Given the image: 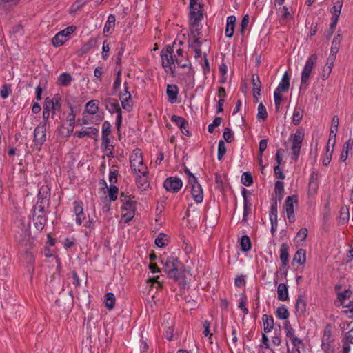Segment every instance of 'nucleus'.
<instances>
[{
    "label": "nucleus",
    "mask_w": 353,
    "mask_h": 353,
    "mask_svg": "<svg viewBox=\"0 0 353 353\" xmlns=\"http://www.w3.org/2000/svg\"><path fill=\"white\" fill-rule=\"evenodd\" d=\"M72 77L67 72L62 73L58 78L59 83L62 86H68L72 81Z\"/></svg>",
    "instance_id": "obj_27"
},
{
    "label": "nucleus",
    "mask_w": 353,
    "mask_h": 353,
    "mask_svg": "<svg viewBox=\"0 0 353 353\" xmlns=\"http://www.w3.org/2000/svg\"><path fill=\"white\" fill-rule=\"evenodd\" d=\"M137 185L140 188L145 189L148 186V180L146 176H139L136 180Z\"/></svg>",
    "instance_id": "obj_46"
},
{
    "label": "nucleus",
    "mask_w": 353,
    "mask_h": 353,
    "mask_svg": "<svg viewBox=\"0 0 353 353\" xmlns=\"http://www.w3.org/2000/svg\"><path fill=\"white\" fill-rule=\"evenodd\" d=\"M109 196L110 201H115L117 199L119 190L114 185H110L108 188Z\"/></svg>",
    "instance_id": "obj_45"
},
{
    "label": "nucleus",
    "mask_w": 353,
    "mask_h": 353,
    "mask_svg": "<svg viewBox=\"0 0 353 353\" xmlns=\"http://www.w3.org/2000/svg\"><path fill=\"white\" fill-rule=\"evenodd\" d=\"M162 327H163L165 330V337L168 340L171 341L173 337V329L171 326H164L162 325Z\"/></svg>",
    "instance_id": "obj_57"
},
{
    "label": "nucleus",
    "mask_w": 353,
    "mask_h": 353,
    "mask_svg": "<svg viewBox=\"0 0 353 353\" xmlns=\"http://www.w3.org/2000/svg\"><path fill=\"white\" fill-rule=\"evenodd\" d=\"M169 101L172 103H174L177 99L179 92L178 87L175 85H168L166 90Z\"/></svg>",
    "instance_id": "obj_19"
},
{
    "label": "nucleus",
    "mask_w": 353,
    "mask_h": 353,
    "mask_svg": "<svg viewBox=\"0 0 353 353\" xmlns=\"http://www.w3.org/2000/svg\"><path fill=\"white\" fill-rule=\"evenodd\" d=\"M275 194H281L284 193V188H283V183L280 181H277L275 183V188H274Z\"/></svg>",
    "instance_id": "obj_63"
},
{
    "label": "nucleus",
    "mask_w": 353,
    "mask_h": 353,
    "mask_svg": "<svg viewBox=\"0 0 353 353\" xmlns=\"http://www.w3.org/2000/svg\"><path fill=\"white\" fill-rule=\"evenodd\" d=\"M21 225H23V228H21L15 235V239L19 242H23L29 239L30 234V223H28L26 225H23V223H21Z\"/></svg>",
    "instance_id": "obj_14"
},
{
    "label": "nucleus",
    "mask_w": 353,
    "mask_h": 353,
    "mask_svg": "<svg viewBox=\"0 0 353 353\" xmlns=\"http://www.w3.org/2000/svg\"><path fill=\"white\" fill-rule=\"evenodd\" d=\"M263 330L265 332H270L274 327V319L272 316L264 314L263 316Z\"/></svg>",
    "instance_id": "obj_22"
},
{
    "label": "nucleus",
    "mask_w": 353,
    "mask_h": 353,
    "mask_svg": "<svg viewBox=\"0 0 353 353\" xmlns=\"http://www.w3.org/2000/svg\"><path fill=\"white\" fill-rule=\"evenodd\" d=\"M349 210L347 207H342L340 212V221L344 224L349 220Z\"/></svg>",
    "instance_id": "obj_38"
},
{
    "label": "nucleus",
    "mask_w": 353,
    "mask_h": 353,
    "mask_svg": "<svg viewBox=\"0 0 353 353\" xmlns=\"http://www.w3.org/2000/svg\"><path fill=\"white\" fill-rule=\"evenodd\" d=\"M203 5L199 2V0H190V23L193 27L198 26V21L203 18L201 8Z\"/></svg>",
    "instance_id": "obj_4"
},
{
    "label": "nucleus",
    "mask_w": 353,
    "mask_h": 353,
    "mask_svg": "<svg viewBox=\"0 0 353 353\" xmlns=\"http://www.w3.org/2000/svg\"><path fill=\"white\" fill-rule=\"evenodd\" d=\"M88 0H77L72 6V12H74L82 8Z\"/></svg>",
    "instance_id": "obj_47"
},
{
    "label": "nucleus",
    "mask_w": 353,
    "mask_h": 353,
    "mask_svg": "<svg viewBox=\"0 0 353 353\" xmlns=\"http://www.w3.org/2000/svg\"><path fill=\"white\" fill-rule=\"evenodd\" d=\"M97 102L95 100H91L87 103L85 110L88 113L94 114L97 112L99 108Z\"/></svg>",
    "instance_id": "obj_29"
},
{
    "label": "nucleus",
    "mask_w": 353,
    "mask_h": 353,
    "mask_svg": "<svg viewBox=\"0 0 353 353\" xmlns=\"http://www.w3.org/2000/svg\"><path fill=\"white\" fill-rule=\"evenodd\" d=\"M278 299L281 301H285L288 299V290L287 285L285 283H280L277 288Z\"/></svg>",
    "instance_id": "obj_21"
},
{
    "label": "nucleus",
    "mask_w": 353,
    "mask_h": 353,
    "mask_svg": "<svg viewBox=\"0 0 353 353\" xmlns=\"http://www.w3.org/2000/svg\"><path fill=\"white\" fill-rule=\"evenodd\" d=\"M339 37H340L339 34H338L337 36L334 37L332 43L330 52L337 54V52L339 50L340 42H341Z\"/></svg>",
    "instance_id": "obj_39"
},
{
    "label": "nucleus",
    "mask_w": 353,
    "mask_h": 353,
    "mask_svg": "<svg viewBox=\"0 0 353 353\" xmlns=\"http://www.w3.org/2000/svg\"><path fill=\"white\" fill-rule=\"evenodd\" d=\"M241 250L243 252H248L251 249V241L247 235H244L241 237Z\"/></svg>",
    "instance_id": "obj_32"
},
{
    "label": "nucleus",
    "mask_w": 353,
    "mask_h": 353,
    "mask_svg": "<svg viewBox=\"0 0 353 353\" xmlns=\"http://www.w3.org/2000/svg\"><path fill=\"white\" fill-rule=\"evenodd\" d=\"M296 312L303 314L306 310V303L301 296H299L296 303Z\"/></svg>",
    "instance_id": "obj_28"
},
{
    "label": "nucleus",
    "mask_w": 353,
    "mask_h": 353,
    "mask_svg": "<svg viewBox=\"0 0 353 353\" xmlns=\"http://www.w3.org/2000/svg\"><path fill=\"white\" fill-rule=\"evenodd\" d=\"M276 316L280 319H287L289 317V312L283 305L279 306L276 311Z\"/></svg>",
    "instance_id": "obj_31"
},
{
    "label": "nucleus",
    "mask_w": 353,
    "mask_h": 353,
    "mask_svg": "<svg viewBox=\"0 0 353 353\" xmlns=\"http://www.w3.org/2000/svg\"><path fill=\"white\" fill-rule=\"evenodd\" d=\"M223 137L228 143H231L234 140V135L229 128H225Z\"/></svg>",
    "instance_id": "obj_49"
},
{
    "label": "nucleus",
    "mask_w": 353,
    "mask_h": 353,
    "mask_svg": "<svg viewBox=\"0 0 353 353\" xmlns=\"http://www.w3.org/2000/svg\"><path fill=\"white\" fill-rule=\"evenodd\" d=\"M115 17L112 14L109 15L108 21L104 27V32H108L114 26Z\"/></svg>",
    "instance_id": "obj_42"
},
{
    "label": "nucleus",
    "mask_w": 353,
    "mask_h": 353,
    "mask_svg": "<svg viewBox=\"0 0 353 353\" xmlns=\"http://www.w3.org/2000/svg\"><path fill=\"white\" fill-rule=\"evenodd\" d=\"M172 121L176 123V124L180 128L182 125H186L187 121L179 116L173 115L171 118Z\"/></svg>",
    "instance_id": "obj_53"
},
{
    "label": "nucleus",
    "mask_w": 353,
    "mask_h": 353,
    "mask_svg": "<svg viewBox=\"0 0 353 353\" xmlns=\"http://www.w3.org/2000/svg\"><path fill=\"white\" fill-rule=\"evenodd\" d=\"M270 220H273L277 219V201H274V203L271 205L270 212Z\"/></svg>",
    "instance_id": "obj_48"
},
{
    "label": "nucleus",
    "mask_w": 353,
    "mask_h": 353,
    "mask_svg": "<svg viewBox=\"0 0 353 353\" xmlns=\"http://www.w3.org/2000/svg\"><path fill=\"white\" fill-rule=\"evenodd\" d=\"M303 139L304 132L301 129H297L296 132L292 134L290 138L289 139V141H290L292 143L291 148L292 155L291 158L294 161H296L299 158Z\"/></svg>",
    "instance_id": "obj_2"
},
{
    "label": "nucleus",
    "mask_w": 353,
    "mask_h": 353,
    "mask_svg": "<svg viewBox=\"0 0 353 353\" xmlns=\"http://www.w3.org/2000/svg\"><path fill=\"white\" fill-rule=\"evenodd\" d=\"M105 103L106 109L110 113H117L121 110L119 106V102L115 99L108 98L105 99Z\"/></svg>",
    "instance_id": "obj_17"
},
{
    "label": "nucleus",
    "mask_w": 353,
    "mask_h": 353,
    "mask_svg": "<svg viewBox=\"0 0 353 353\" xmlns=\"http://www.w3.org/2000/svg\"><path fill=\"white\" fill-rule=\"evenodd\" d=\"M226 153V147L223 141H220L218 145L217 158L220 161Z\"/></svg>",
    "instance_id": "obj_41"
},
{
    "label": "nucleus",
    "mask_w": 353,
    "mask_h": 353,
    "mask_svg": "<svg viewBox=\"0 0 353 353\" xmlns=\"http://www.w3.org/2000/svg\"><path fill=\"white\" fill-rule=\"evenodd\" d=\"M172 54L173 49L170 46H166V48H163L161 52L162 65L167 72H170L172 74H174V69L175 68V60L173 58Z\"/></svg>",
    "instance_id": "obj_3"
},
{
    "label": "nucleus",
    "mask_w": 353,
    "mask_h": 353,
    "mask_svg": "<svg viewBox=\"0 0 353 353\" xmlns=\"http://www.w3.org/2000/svg\"><path fill=\"white\" fill-rule=\"evenodd\" d=\"M76 26H68L62 31L58 32L52 39V43L54 46L58 47L62 46L68 39L70 35L76 30Z\"/></svg>",
    "instance_id": "obj_6"
},
{
    "label": "nucleus",
    "mask_w": 353,
    "mask_h": 353,
    "mask_svg": "<svg viewBox=\"0 0 353 353\" xmlns=\"http://www.w3.org/2000/svg\"><path fill=\"white\" fill-rule=\"evenodd\" d=\"M182 181L179 178L173 176L167 178L163 183L166 190L173 193L178 192L182 188Z\"/></svg>",
    "instance_id": "obj_9"
},
{
    "label": "nucleus",
    "mask_w": 353,
    "mask_h": 353,
    "mask_svg": "<svg viewBox=\"0 0 353 353\" xmlns=\"http://www.w3.org/2000/svg\"><path fill=\"white\" fill-rule=\"evenodd\" d=\"M46 217L44 215L37 214L35 216H33V223L35 228L38 230H42L46 224Z\"/></svg>",
    "instance_id": "obj_23"
},
{
    "label": "nucleus",
    "mask_w": 353,
    "mask_h": 353,
    "mask_svg": "<svg viewBox=\"0 0 353 353\" xmlns=\"http://www.w3.org/2000/svg\"><path fill=\"white\" fill-rule=\"evenodd\" d=\"M290 78L289 74L285 72L276 90H279L281 92H287L290 87Z\"/></svg>",
    "instance_id": "obj_20"
},
{
    "label": "nucleus",
    "mask_w": 353,
    "mask_h": 353,
    "mask_svg": "<svg viewBox=\"0 0 353 353\" xmlns=\"http://www.w3.org/2000/svg\"><path fill=\"white\" fill-rule=\"evenodd\" d=\"M98 132L99 131L97 128L93 127H89L79 132H76L74 134L79 138L88 137L94 139V140H97Z\"/></svg>",
    "instance_id": "obj_12"
},
{
    "label": "nucleus",
    "mask_w": 353,
    "mask_h": 353,
    "mask_svg": "<svg viewBox=\"0 0 353 353\" xmlns=\"http://www.w3.org/2000/svg\"><path fill=\"white\" fill-rule=\"evenodd\" d=\"M251 212V204H249L248 201H245L244 203V210H243V221H247V216Z\"/></svg>",
    "instance_id": "obj_62"
},
{
    "label": "nucleus",
    "mask_w": 353,
    "mask_h": 353,
    "mask_svg": "<svg viewBox=\"0 0 353 353\" xmlns=\"http://www.w3.org/2000/svg\"><path fill=\"white\" fill-rule=\"evenodd\" d=\"M350 148V143H345L343 145V150L340 157L341 161H346L348 156V149Z\"/></svg>",
    "instance_id": "obj_55"
},
{
    "label": "nucleus",
    "mask_w": 353,
    "mask_h": 353,
    "mask_svg": "<svg viewBox=\"0 0 353 353\" xmlns=\"http://www.w3.org/2000/svg\"><path fill=\"white\" fill-rule=\"evenodd\" d=\"M96 44L94 39H90L86 43H85L79 51V54L82 55L88 52L91 48H92Z\"/></svg>",
    "instance_id": "obj_33"
},
{
    "label": "nucleus",
    "mask_w": 353,
    "mask_h": 353,
    "mask_svg": "<svg viewBox=\"0 0 353 353\" xmlns=\"http://www.w3.org/2000/svg\"><path fill=\"white\" fill-rule=\"evenodd\" d=\"M54 106V99H49L48 98L46 99L45 103L43 106V111L47 110L50 112L51 109Z\"/></svg>",
    "instance_id": "obj_59"
},
{
    "label": "nucleus",
    "mask_w": 353,
    "mask_h": 353,
    "mask_svg": "<svg viewBox=\"0 0 353 353\" xmlns=\"http://www.w3.org/2000/svg\"><path fill=\"white\" fill-rule=\"evenodd\" d=\"M248 23H249V16H248V14H245L243 17V19L241 21V30H240L241 34H244L245 30L247 28Z\"/></svg>",
    "instance_id": "obj_60"
},
{
    "label": "nucleus",
    "mask_w": 353,
    "mask_h": 353,
    "mask_svg": "<svg viewBox=\"0 0 353 353\" xmlns=\"http://www.w3.org/2000/svg\"><path fill=\"white\" fill-rule=\"evenodd\" d=\"M46 141V123L38 125L34 131V143L37 150H40V147Z\"/></svg>",
    "instance_id": "obj_7"
},
{
    "label": "nucleus",
    "mask_w": 353,
    "mask_h": 353,
    "mask_svg": "<svg viewBox=\"0 0 353 353\" xmlns=\"http://www.w3.org/2000/svg\"><path fill=\"white\" fill-rule=\"evenodd\" d=\"M343 6V2L341 1H337L334 6H333V17H339V15L341 14V8Z\"/></svg>",
    "instance_id": "obj_44"
},
{
    "label": "nucleus",
    "mask_w": 353,
    "mask_h": 353,
    "mask_svg": "<svg viewBox=\"0 0 353 353\" xmlns=\"http://www.w3.org/2000/svg\"><path fill=\"white\" fill-rule=\"evenodd\" d=\"M137 202L135 201L130 200L122 205V209L124 210H135Z\"/></svg>",
    "instance_id": "obj_51"
},
{
    "label": "nucleus",
    "mask_w": 353,
    "mask_h": 353,
    "mask_svg": "<svg viewBox=\"0 0 353 353\" xmlns=\"http://www.w3.org/2000/svg\"><path fill=\"white\" fill-rule=\"evenodd\" d=\"M124 85H125L124 92L120 94L119 99L121 100L129 101L131 99V94L128 90V88L126 82L124 83Z\"/></svg>",
    "instance_id": "obj_56"
},
{
    "label": "nucleus",
    "mask_w": 353,
    "mask_h": 353,
    "mask_svg": "<svg viewBox=\"0 0 353 353\" xmlns=\"http://www.w3.org/2000/svg\"><path fill=\"white\" fill-rule=\"evenodd\" d=\"M221 120H222L221 117H215L213 123L208 125V132L210 133H212L214 130V128L218 127L221 125Z\"/></svg>",
    "instance_id": "obj_52"
},
{
    "label": "nucleus",
    "mask_w": 353,
    "mask_h": 353,
    "mask_svg": "<svg viewBox=\"0 0 353 353\" xmlns=\"http://www.w3.org/2000/svg\"><path fill=\"white\" fill-rule=\"evenodd\" d=\"M267 148V140L266 139H261L259 142V158L258 161L259 162H262V156L263 152Z\"/></svg>",
    "instance_id": "obj_43"
},
{
    "label": "nucleus",
    "mask_w": 353,
    "mask_h": 353,
    "mask_svg": "<svg viewBox=\"0 0 353 353\" xmlns=\"http://www.w3.org/2000/svg\"><path fill=\"white\" fill-rule=\"evenodd\" d=\"M252 85H253V97L255 102H258L257 95H260L261 84L259 77L256 74L252 76Z\"/></svg>",
    "instance_id": "obj_16"
},
{
    "label": "nucleus",
    "mask_w": 353,
    "mask_h": 353,
    "mask_svg": "<svg viewBox=\"0 0 353 353\" xmlns=\"http://www.w3.org/2000/svg\"><path fill=\"white\" fill-rule=\"evenodd\" d=\"M105 307L111 310L114 308L115 305V296L114 294L112 292L107 293L105 295Z\"/></svg>",
    "instance_id": "obj_26"
},
{
    "label": "nucleus",
    "mask_w": 353,
    "mask_h": 353,
    "mask_svg": "<svg viewBox=\"0 0 353 353\" xmlns=\"http://www.w3.org/2000/svg\"><path fill=\"white\" fill-rule=\"evenodd\" d=\"M167 241L166 235L164 233H160L158 237L155 239V244L159 248H163L165 246V241Z\"/></svg>",
    "instance_id": "obj_40"
},
{
    "label": "nucleus",
    "mask_w": 353,
    "mask_h": 353,
    "mask_svg": "<svg viewBox=\"0 0 353 353\" xmlns=\"http://www.w3.org/2000/svg\"><path fill=\"white\" fill-rule=\"evenodd\" d=\"M236 20V17L233 15L229 16L227 18V26L225 33V36L228 38H231L234 34Z\"/></svg>",
    "instance_id": "obj_15"
},
{
    "label": "nucleus",
    "mask_w": 353,
    "mask_h": 353,
    "mask_svg": "<svg viewBox=\"0 0 353 353\" xmlns=\"http://www.w3.org/2000/svg\"><path fill=\"white\" fill-rule=\"evenodd\" d=\"M289 246L286 243L281 244L280 249V259L282 263V267H285L288 263V254Z\"/></svg>",
    "instance_id": "obj_18"
},
{
    "label": "nucleus",
    "mask_w": 353,
    "mask_h": 353,
    "mask_svg": "<svg viewBox=\"0 0 353 353\" xmlns=\"http://www.w3.org/2000/svg\"><path fill=\"white\" fill-rule=\"evenodd\" d=\"M294 201L297 202L296 196H288L285 200V211L286 212H294Z\"/></svg>",
    "instance_id": "obj_30"
},
{
    "label": "nucleus",
    "mask_w": 353,
    "mask_h": 353,
    "mask_svg": "<svg viewBox=\"0 0 353 353\" xmlns=\"http://www.w3.org/2000/svg\"><path fill=\"white\" fill-rule=\"evenodd\" d=\"M130 166L136 173H140L143 176H147L148 172L147 168L143 164V158L139 152H135L130 158Z\"/></svg>",
    "instance_id": "obj_5"
},
{
    "label": "nucleus",
    "mask_w": 353,
    "mask_h": 353,
    "mask_svg": "<svg viewBox=\"0 0 353 353\" xmlns=\"http://www.w3.org/2000/svg\"><path fill=\"white\" fill-rule=\"evenodd\" d=\"M241 183L245 186H250L253 183L252 176L251 173L245 172L241 177Z\"/></svg>",
    "instance_id": "obj_36"
},
{
    "label": "nucleus",
    "mask_w": 353,
    "mask_h": 353,
    "mask_svg": "<svg viewBox=\"0 0 353 353\" xmlns=\"http://www.w3.org/2000/svg\"><path fill=\"white\" fill-rule=\"evenodd\" d=\"M281 92L279 90H275L274 93V103H275V107L277 111L279 110L280 105L281 103L282 97L281 95Z\"/></svg>",
    "instance_id": "obj_50"
},
{
    "label": "nucleus",
    "mask_w": 353,
    "mask_h": 353,
    "mask_svg": "<svg viewBox=\"0 0 353 353\" xmlns=\"http://www.w3.org/2000/svg\"><path fill=\"white\" fill-rule=\"evenodd\" d=\"M305 250L303 249L298 250L294 255L293 262L303 265L305 263Z\"/></svg>",
    "instance_id": "obj_24"
},
{
    "label": "nucleus",
    "mask_w": 353,
    "mask_h": 353,
    "mask_svg": "<svg viewBox=\"0 0 353 353\" xmlns=\"http://www.w3.org/2000/svg\"><path fill=\"white\" fill-rule=\"evenodd\" d=\"M182 266L181 261L174 256L167 259L164 264V271L170 278L179 281L181 277L180 269Z\"/></svg>",
    "instance_id": "obj_1"
},
{
    "label": "nucleus",
    "mask_w": 353,
    "mask_h": 353,
    "mask_svg": "<svg viewBox=\"0 0 353 353\" xmlns=\"http://www.w3.org/2000/svg\"><path fill=\"white\" fill-rule=\"evenodd\" d=\"M284 330H285V331L286 332V336L288 337L291 338L293 336H294V330L292 327V325H291V324H290V323L289 321H286L285 323Z\"/></svg>",
    "instance_id": "obj_54"
},
{
    "label": "nucleus",
    "mask_w": 353,
    "mask_h": 353,
    "mask_svg": "<svg viewBox=\"0 0 353 353\" xmlns=\"http://www.w3.org/2000/svg\"><path fill=\"white\" fill-rule=\"evenodd\" d=\"M46 204H48V202L46 200H45V198H43L42 200L39 201L34 206V213H33L34 216H35L37 214L43 215L45 205Z\"/></svg>",
    "instance_id": "obj_25"
},
{
    "label": "nucleus",
    "mask_w": 353,
    "mask_h": 353,
    "mask_svg": "<svg viewBox=\"0 0 353 353\" xmlns=\"http://www.w3.org/2000/svg\"><path fill=\"white\" fill-rule=\"evenodd\" d=\"M192 185V195L196 203H201L203 199V194L201 185L197 180L190 183Z\"/></svg>",
    "instance_id": "obj_11"
},
{
    "label": "nucleus",
    "mask_w": 353,
    "mask_h": 353,
    "mask_svg": "<svg viewBox=\"0 0 353 353\" xmlns=\"http://www.w3.org/2000/svg\"><path fill=\"white\" fill-rule=\"evenodd\" d=\"M317 59L316 54H312L307 59L303 68L301 75V87L307 83L309 79L310 74L312 70L314 63Z\"/></svg>",
    "instance_id": "obj_8"
},
{
    "label": "nucleus",
    "mask_w": 353,
    "mask_h": 353,
    "mask_svg": "<svg viewBox=\"0 0 353 353\" xmlns=\"http://www.w3.org/2000/svg\"><path fill=\"white\" fill-rule=\"evenodd\" d=\"M74 212L76 216H79V214H82L83 212V209L81 203H79L77 201L74 202Z\"/></svg>",
    "instance_id": "obj_58"
},
{
    "label": "nucleus",
    "mask_w": 353,
    "mask_h": 353,
    "mask_svg": "<svg viewBox=\"0 0 353 353\" xmlns=\"http://www.w3.org/2000/svg\"><path fill=\"white\" fill-rule=\"evenodd\" d=\"M111 125L108 121H105L102 126V136H103V145H104L105 150H108L109 143L110 142L109 135L111 132Z\"/></svg>",
    "instance_id": "obj_13"
},
{
    "label": "nucleus",
    "mask_w": 353,
    "mask_h": 353,
    "mask_svg": "<svg viewBox=\"0 0 353 353\" xmlns=\"http://www.w3.org/2000/svg\"><path fill=\"white\" fill-rule=\"evenodd\" d=\"M268 113L265 107L262 103L258 106L257 119L259 120H265L267 118Z\"/></svg>",
    "instance_id": "obj_37"
},
{
    "label": "nucleus",
    "mask_w": 353,
    "mask_h": 353,
    "mask_svg": "<svg viewBox=\"0 0 353 353\" xmlns=\"http://www.w3.org/2000/svg\"><path fill=\"white\" fill-rule=\"evenodd\" d=\"M50 196V189L48 186H42L38 194V199L39 201L42 200L43 198H45V200L48 201V197Z\"/></svg>",
    "instance_id": "obj_35"
},
{
    "label": "nucleus",
    "mask_w": 353,
    "mask_h": 353,
    "mask_svg": "<svg viewBox=\"0 0 353 353\" xmlns=\"http://www.w3.org/2000/svg\"><path fill=\"white\" fill-rule=\"evenodd\" d=\"M307 235V230L305 228H301L296 234V238H298L300 241H304Z\"/></svg>",
    "instance_id": "obj_61"
},
{
    "label": "nucleus",
    "mask_w": 353,
    "mask_h": 353,
    "mask_svg": "<svg viewBox=\"0 0 353 353\" xmlns=\"http://www.w3.org/2000/svg\"><path fill=\"white\" fill-rule=\"evenodd\" d=\"M352 294V292L349 290H345L343 292L339 293L338 294V299L341 302V304L343 305L345 307H347V309L344 311L345 314L350 313L351 316H353V303L351 305L346 304L345 305V300L347 299H349Z\"/></svg>",
    "instance_id": "obj_10"
},
{
    "label": "nucleus",
    "mask_w": 353,
    "mask_h": 353,
    "mask_svg": "<svg viewBox=\"0 0 353 353\" xmlns=\"http://www.w3.org/2000/svg\"><path fill=\"white\" fill-rule=\"evenodd\" d=\"M345 263L347 265L350 264V267L353 264V248H351L349 250V252L347 254L346 259H345Z\"/></svg>",
    "instance_id": "obj_64"
},
{
    "label": "nucleus",
    "mask_w": 353,
    "mask_h": 353,
    "mask_svg": "<svg viewBox=\"0 0 353 353\" xmlns=\"http://www.w3.org/2000/svg\"><path fill=\"white\" fill-rule=\"evenodd\" d=\"M303 110H301V109L300 110H298V109L294 110V113H293V118H292L293 123L295 125H299L303 118Z\"/></svg>",
    "instance_id": "obj_34"
}]
</instances>
